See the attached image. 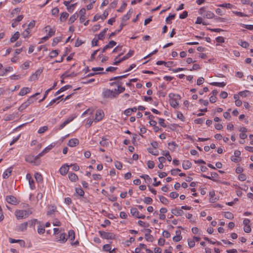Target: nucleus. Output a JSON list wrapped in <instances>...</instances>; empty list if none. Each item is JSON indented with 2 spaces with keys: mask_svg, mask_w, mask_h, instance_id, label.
I'll return each instance as SVG.
<instances>
[{
  "mask_svg": "<svg viewBox=\"0 0 253 253\" xmlns=\"http://www.w3.org/2000/svg\"><path fill=\"white\" fill-rule=\"evenodd\" d=\"M75 118V117H70L67 119L62 124H61L59 127V129L61 130L63 129L67 125L71 122Z\"/></svg>",
  "mask_w": 253,
  "mask_h": 253,
  "instance_id": "11",
  "label": "nucleus"
},
{
  "mask_svg": "<svg viewBox=\"0 0 253 253\" xmlns=\"http://www.w3.org/2000/svg\"><path fill=\"white\" fill-rule=\"evenodd\" d=\"M199 12L200 14L203 15L204 17L209 19L212 18L214 16L213 12L210 11H207L206 10V8L204 7H201L200 9Z\"/></svg>",
  "mask_w": 253,
  "mask_h": 253,
  "instance_id": "4",
  "label": "nucleus"
},
{
  "mask_svg": "<svg viewBox=\"0 0 253 253\" xmlns=\"http://www.w3.org/2000/svg\"><path fill=\"white\" fill-rule=\"evenodd\" d=\"M59 9L57 7H55L51 10L52 14L54 16H57L59 13Z\"/></svg>",
  "mask_w": 253,
  "mask_h": 253,
  "instance_id": "64",
  "label": "nucleus"
},
{
  "mask_svg": "<svg viewBox=\"0 0 253 253\" xmlns=\"http://www.w3.org/2000/svg\"><path fill=\"white\" fill-rule=\"evenodd\" d=\"M171 212L172 214L175 215V216H181L182 215L184 212L181 209L179 208H175L171 210Z\"/></svg>",
  "mask_w": 253,
  "mask_h": 253,
  "instance_id": "14",
  "label": "nucleus"
},
{
  "mask_svg": "<svg viewBox=\"0 0 253 253\" xmlns=\"http://www.w3.org/2000/svg\"><path fill=\"white\" fill-rule=\"evenodd\" d=\"M158 120L159 124H160V125H161L162 126L164 127H167V125L165 123V120L164 119L159 118H158Z\"/></svg>",
  "mask_w": 253,
  "mask_h": 253,
  "instance_id": "57",
  "label": "nucleus"
},
{
  "mask_svg": "<svg viewBox=\"0 0 253 253\" xmlns=\"http://www.w3.org/2000/svg\"><path fill=\"white\" fill-rule=\"evenodd\" d=\"M61 40L62 38L61 37H56L54 38L52 43V45H56L58 42H59L61 41Z\"/></svg>",
  "mask_w": 253,
  "mask_h": 253,
  "instance_id": "46",
  "label": "nucleus"
},
{
  "mask_svg": "<svg viewBox=\"0 0 253 253\" xmlns=\"http://www.w3.org/2000/svg\"><path fill=\"white\" fill-rule=\"evenodd\" d=\"M12 172V167H10L6 169L3 173L2 177L4 179H7L11 175Z\"/></svg>",
  "mask_w": 253,
  "mask_h": 253,
  "instance_id": "16",
  "label": "nucleus"
},
{
  "mask_svg": "<svg viewBox=\"0 0 253 253\" xmlns=\"http://www.w3.org/2000/svg\"><path fill=\"white\" fill-rule=\"evenodd\" d=\"M102 250L104 252H110L111 250V247L110 244H106L103 246Z\"/></svg>",
  "mask_w": 253,
  "mask_h": 253,
  "instance_id": "50",
  "label": "nucleus"
},
{
  "mask_svg": "<svg viewBox=\"0 0 253 253\" xmlns=\"http://www.w3.org/2000/svg\"><path fill=\"white\" fill-rule=\"evenodd\" d=\"M124 26V25L123 24H121L120 26V29H118V30H116L115 32H112L109 36V38L112 37H113L115 35H116L117 34H118V33H119L122 29L123 27Z\"/></svg>",
  "mask_w": 253,
  "mask_h": 253,
  "instance_id": "41",
  "label": "nucleus"
},
{
  "mask_svg": "<svg viewBox=\"0 0 253 253\" xmlns=\"http://www.w3.org/2000/svg\"><path fill=\"white\" fill-rule=\"evenodd\" d=\"M17 115V114H10V115H8V116H6V118L5 119V121H12V120H14L15 119V118L16 117H17V116H16V115Z\"/></svg>",
  "mask_w": 253,
  "mask_h": 253,
  "instance_id": "39",
  "label": "nucleus"
},
{
  "mask_svg": "<svg viewBox=\"0 0 253 253\" xmlns=\"http://www.w3.org/2000/svg\"><path fill=\"white\" fill-rule=\"evenodd\" d=\"M69 166L67 164L63 165L59 169V172L62 175H65L69 170Z\"/></svg>",
  "mask_w": 253,
  "mask_h": 253,
  "instance_id": "10",
  "label": "nucleus"
},
{
  "mask_svg": "<svg viewBox=\"0 0 253 253\" xmlns=\"http://www.w3.org/2000/svg\"><path fill=\"white\" fill-rule=\"evenodd\" d=\"M188 244L190 248H193L195 245V242L194 240H188Z\"/></svg>",
  "mask_w": 253,
  "mask_h": 253,
  "instance_id": "62",
  "label": "nucleus"
},
{
  "mask_svg": "<svg viewBox=\"0 0 253 253\" xmlns=\"http://www.w3.org/2000/svg\"><path fill=\"white\" fill-rule=\"evenodd\" d=\"M133 54V50H130L125 56H124L123 58H121V60H125L130 57H131Z\"/></svg>",
  "mask_w": 253,
  "mask_h": 253,
  "instance_id": "43",
  "label": "nucleus"
},
{
  "mask_svg": "<svg viewBox=\"0 0 253 253\" xmlns=\"http://www.w3.org/2000/svg\"><path fill=\"white\" fill-rule=\"evenodd\" d=\"M48 129V127L46 126L41 127L38 130L39 133H42Z\"/></svg>",
  "mask_w": 253,
  "mask_h": 253,
  "instance_id": "52",
  "label": "nucleus"
},
{
  "mask_svg": "<svg viewBox=\"0 0 253 253\" xmlns=\"http://www.w3.org/2000/svg\"><path fill=\"white\" fill-rule=\"evenodd\" d=\"M108 15V12L105 10L102 15H95L93 17V21H96L100 19H101L102 20H104L106 18Z\"/></svg>",
  "mask_w": 253,
  "mask_h": 253,
  "instance_id": "9",
  "label": "nucleus"
},
{
  "mask_svg": "<svg viewBox=\"0 0 253 253\" xmlns=\"http://www.w3.org/2000/svg\"><path fill=\"white\" fill-rule=\"evenodd\" d=\"M38 232L40 234H42L45 232V228L43 225H40L38 227Z\"/></svg>",
  "mask_w": 253,
  "mask_h": 253,
  "instance_id": "42",
  "label": "nucleus"
},
{
  "mask_svg": "<svg viewBox=\"0 0 253 253\" xmlns=\"http://www.w3.org/2000/svg\"><path fill=\"white\" fill-rule=\"evenodd\" d=\"M32 213V212L29 210H17L15 211V215L17 219L26 218Z\"/></svg>",
  "mask_w": 253,
  "mask_h": 253,
  "instance_id": "2",
  "label": "nucleus"
},
{
  "mask_svg": "<svg viewBox=\"0 0 253 253\" xmlns=\"http://www.w3.org/2000/svg\"><path fill=\"white\" fill-rule=\"evenodd\" d=\"M27 226H28V222H24V223L21 224L19 226L18 231H21V232L25 231V230H27Z\"/></svg>",
  "mask_w": 253,
  "mask_h": 253,
  "instance_id": "24",
  "label": "nucleus"
},
{
  "mask_svg": "<svg viewBox=\"0 0 253 253\" xmlns=\"http://www.w3.org/2000/svg\"><path fill=\"white\" fill-rule=\"evenodd\" d=\"M211 85L216 86L218 87H224L226 85V83L224 82L218 83V82H212L210 83Z\"/></svg>",
  "mask_w": 253,
  "mask_h": 253,
  "instance_id": "31",
  "label": "nucleus"
},
{
  "mask_svg": "<svg viewBox=\"0 0 253 253\" xmlns=\"http://www.w3.org/2000/svg\"><path fill=\"white\" fill-rule=\"evenodd\" d=\"M56 208L55 207L52 206L51 208L47 211V215H51L52 214L56 211Z\"/></svg>",
  "mask_w": 253,
  "mask_h": 253,
  "instance_id": "51",
  "label": "nucleus"
},
{
  "mask_svg": "<svg viewBox=\"0 0 253 253\" xmlns=\"http://www.w3.org/2000/svg\"><path fill=\"white\" fill-rule=\"evenodd\" d=\"M133 13L132 9H130L126 15H124L122 18L123 21H126L128 20L131 16L132 13Z\"/></svg>",
  "mask_w": 253,
  "mask_h": 253,
  "instance_id": "21",
  "label": "nucleus"
},
{
  "mask_svg": "<svg viewBox=\"0 0 253 253\" xmlns=\"http://www.w3.org/2000/svg\"><path fill=\"white\" fill-rule=\"evenodd\" d=\"M29 104L27 103L26 101L22 103L20 106L18 108V110L20 112H22L24 110H25L28 106H29Z\"/></svg>",
  "mask_w": 253,
  "mask_h": 253,
  "instance_id": "37",
  "label": "nucleus"
},
{
  "mask_svg": "<svg viewBox=\"0 0 253 253\" xmlns=\"http://www.w3.org/2000/svg\"><path fill=\"white\" fill-rule=\"evenodd\" d=\"M247 178L246 175L245 174L241 173L238 175V179L239 180L243 181L246 180Z\"/></svg>",
  "mask_w": 253,
  "mask_h": 253,
  "instance_id": "61",
  "label": "nucleus"
},
{
  "mask_svg": "<svg viewBox=\"0 0 253 253\" xmlns=\"http://www.w3.org/2000/svg\"><path fill=\"white\" fill-rule=\"evenodd\" d=\"M42 70L39 69L36 71V72L32 75L31 78L32 79H38L40 77V75L42 74Z\"/></svg>",
  "mask_w": 253,
  "mask_h": 253,
  "instance_id": "25",
  "label": "nucleus"
},
{
  "mask_svg": "<svg viewBox=\"0 0 253 253\" xmlns=\"http://www.w3.org/2000/svg\"><path fill=\"white\" fill-rule=\"evenodd\" d=\"M68 177L73 182H76L78 179V176L75 173L72 172L69 173Z\"/></svg>",
  "mask_w": 253,
  "mask_h": 253,
  "instance_id": "20",
  "label": "nucleus"
},
{
  "mask_svg": "<svg viewBox=\"0 0 253 253\" xmlns=\"http://www.w3.org/2000/svg\"><path fill=\"white\" fill-rule=\"evenodd\" d=\"M34 159V156L29 155L25 157V161L31 163H35Z\"/></svg>",
  "mask_w": 253,
  "mask_h": 253,
  "instance_id": "36",
  "label": "nucleus"
},
{
  "mask_svg": "<svg viewBox=\"0 0 253 253\" xmlns=\"http://www.w3.org/2000/svg\"><path fill=\"white\" fill-rule=\"evenodd\" d=\"M168 145L169 150L171 151H174L176 147L177 146V144L174 142H169Z\"/></svg>",
  "mask_w": 253,
  "mask_h": 253,
  "instance_id": "35",
  "label": "nucleus"
},
{
  "mask_svg": "<svg viewBox=\"0 0 253 253\" xmlns=\"http://www.w3.org/2000/svg\"><path fill=\"white\" fill-rule=\"evenodd\" d=\"M79 144V140L77 138H72L69 140L68 145L69 146L73 147Z\"/></svg>",
  "mask_w": 253,
  "mask_h": 253,
  "instance_id": "13",
  "label": "nucleus"
},
{
  "mask_svg": "<svg viewBox=\"0 0 253 253\" xmlns=\"http://www.w3.org/2000/svg\"><path fill=\"white\" fill-rule=\"evenodd\" d=\"M9 242L10 243H22V244H21V246L22 245L24 246V245H25V242L22 240H16V239L10 238Z\"/></svg>",
  "mask_w": 253,
  "mask_h": 253,
  "instance_id": "34",
  "label": "nucleus"
},
{
  "mask_svg": "<svg viewBox=\"0 0 253 253\" xmlns=\"http://www.w3.org/2000/svg\"><path fill=\"white\" fill-rule=\"evenodd\" d=\"M99 143L101 146L103 147H107L109 144V142L107 140L104 138H102V140L100 141Z\"/></svg>",
  "mask_w": 253,
  "mask_h": 253,
  "instance_id": "47",
  "label": "nucleus"
},
{
  "mask_svg": "<svg viewBox=\"0 0 253 253\" xmlns=\"http://www.w3.org/2000/svg\"><path fill=\"white\" fill-rule=\"evenodd\" d=\"M76 192L80 196H83L84 194V190L81 188H76Z\"/></svg>",
  "mask_w": 253,
  "mask_h": 253,
  "instance_id": "48",
  "label": "nucleus"
},
{
  "mask_svg": "<svg viewBox=\"0 0 253 253\" xmlns=\"http://www.w3.org/2000/svg\"><path fill=\"white\" fill-rule=\"evenodd\" d=\"M99 234L100 236V237L105 239H114L115 238L116 235L111 232H106L104 231H99Z\"/></svg>",
  "mask_w": 253,
  "mask_h": 253,
  "instance_id": "5",
  "label": "nucleus"
},
{
  "mask_svg": "<svg viewBox=\"0 0 253 253\" xmlns=\"http://www.w3.org/2000/svg\"><path fill=\"white\" fill-rule=\"evenodd\" d=\"M234 98L235 99V105L237 106H240L242 104V101L239 99L238 95L235 94L234 95Z\"/></svg>",
  "mask_w": 253,
  "mask_h": 253,
  "instance_id": "30",
  "label": "nucleus"
},
{
  "mask_svg": "<svg viewBox=\"0 0 253 253\" xmlns=\"http://www.w3.org/2000/svg\"><path fill=\"white\" fill-rule=\"evenodd\" d=\"M192 167V163L188 160H185L182 163V168L184 169H188Z\"/></svg>",
  "mask_w": 253,
  "mask_h": 253,
  "instance_id": "17",
  "label": "nucleus"
},
{
  "mask_svg": "<svg viewBox=\"0 0 253 253\" xmlns=\"http://www.w3.org/2000/svg\"><path fill=\"white\" fill-rule=\"evenodd\" d=\"M169 97V103L171 107L175 108L178 105V100L180 99V96L178 94H175L174 93H170Z\"/></svg>",
  "mask_w": 253,
  "mask_h": 253,
  "instance_id": "3",
  "label": "nucleus"
},
{
  "mask_svg": "<svg viewBox=\"0 0 253 253\" xmlns=\"http://www.w3.org/2000/svg\"><path fill=\"white\" fill-rule=\"evenodd\" d=\"M117 44V42H115L114 41H111L108 44L106 45L102 50V53L104 52L107 49L111 48L113 47V46H115Z\"/></svg>",
  "mask_w": 253,
  "mask_h": 253,
  "instance_id": "12",
  "label": "nucleus"
},
{
  "mask_svg": "<svg viewBox=\"0 0 253 253\" xmlns=\"http://www.w3.org/2000/svg\"><path fill=\"white\" fill-rule=\"evenodd\" d=\"M67 240V238L66 237V234L65 233H61L60 235V236L59 238L57 240V241L60 243H65Z\"/></svg>",
  "mask_w": 253,
  "mask_h": 253,
  "instance_id": "18",
  "label": "nucleus"
},
{
  "mask_svg": "<svg viewBox=\"0 0 253 253\" xmlns=\"http://www.w3.org/2000/svg\"><path fill=\"white\" fill-rule=\"evenodd\" d=\"M224 215L225 218L229 219H232L234 218L233 214L230 212H225Z\"/></svg>",
  "mask_w": 253,
  "mask_h": 253,
  "instance_id": "45",
  "label": "nucleus"
},
{
  "mask_svg": "<svg viewBox=\"0 0 253 253\" xmlns=\"http://www.w3.org/2000/svg\"><path fill=\"white\" fill-rule=\"evenodd\" d=\"M20 33L19 32H16V33H15V34L11 37L10 39V42H13L17 41L18 39Z\"/></svg>",
  "mask_w": 253,
  "mask_h": 253,
  "instance_id": "26",
  "label": "nucleus"
},
{
  "mask_svg": "<svg viewBox=\"0 0 253 253\" xmlns=\"http://www.w3.org/2000/svg\"><path fill=\"white\" fill-rule=\"evenodd\" d=\"M162 154L164 155L166 157H167V160L170 162L171 161V157L169 154V151H167L166 153H164V152H163Z\"/></svg>",
  "mask_w": 253,
  "mask_h": 253,
  "instance_id": "60",
  "label": "nucleus"
},
{
  "mask_svg": "<svg viewBox=\"0 0 253 253\" xmlns=\"http://www.w3.org/2000/svg\"><path fill=\"white\" fill-rule=\"evenodd\" d=\"M147 167L150 169H152L155 167V163L152 161H148L147 162Z\"/></svg>",
  "mask_w": 253,
  "mask_h": 253,
  "instance_id": "56",
  "label": "nucleus"
},
{
  "mask_svg": "<svg viewBox=\"0 0 253 253\" xmlns=\"http://www.w3.org/2000/svg\"><path fill=\"white\" fill-rule=\"evenodd\" d=\"M238 44L243 47L248 48L249 46V44L248 42L246 41H243V40H240L239 41Z\"/></svg>",
  "mask_w": 253,
  "mask_h": 253,
  "instance_id": "33",
  "label": "nucleus"
},
{
  "mask_svg": "<svg viewBox=\"0 0 253 253\" xmlns=\"http://www.w3.org/2000/svg\"><path fill=\"white\" fill-rule=\"evenodd\" d=\"M6 202L10 204L16 205L18 204V201L16 197L13 196L9 195L6 197Z\"/></svg>",
  "mask_w": 253,
  "mask_h": 253,
  "instance_id": "6",
  "label": "nucleus"
},
{
  "mask_svg": "<svg viewBox=\"0 0 253 253\" xmlns=\"http://www.w3.org/2000/svg\"><path fill=\"white\" fill-rule=\"evenodd\" d=\"M68 237H69V239L72 241H73L75 240V233L73 230H70L68 231Z\"/></svg>",
  "mask_w": 253,
  "mask_h": 253,
  "instance_id": "29",
  "label": "nucleus"
},
{
  "mask_svg": "<svg viewBox=\"0 0 253 253\" xmlns=\"http://www.w3.org/2000/svg\"><path fill=\"white\" fill-rule=\"evenodd\" d=\"M108 30V28H105L103 30V31L100 33L98 35V39L100 40H102L104 37L105 34Z\"/></svg>",
  "mask_w": 253,
  "mask_h": 253,
  "instance_id": "40",
  "label": "nucleus"
},
{
  "mask_svg": "<svg viewBox=\"0 0 253 253\" xmlns=\"http://www.w3.org/2000/svg\"><path fill=\"white\" fill-rule=\"evenodd\" d=\"M130 213L133 216L135 217L136 218L139 214V212L135 208H133L130 209Z\"/></svg>",
  "mask_w": 253,
  "mask_h": 253,
  "instance_id": "27",
  "label": "nucleus"
},
{
  "mask_svg": "<svg viewBox=\"0 0 253 253\" xmlns=\"http://www.w3.org/2000/svg\"><path fill=\"white\" fill-rule=\"evenodd\" d=\"M35 178L38 182L42 181V174L39 172H37L35 174Z\"/></svg>",
  "mask_w": 253,
  "mask_h": 253,
  "instance_id": "32",
  "label": "nucleus"
},
{
  "mask_svg": "<svg viewBox=\"0 0 253 253\" xmlns=\"http://www.w3.org/2000/svg\"><path fill=\"white\" fill-rule=\"evenodd\" d=\"M111 86H115L117 88H115L114 90H110L108 88H103L102 93V96L104 98L113 99L117 97V96L121 93L123 92L125 88L119 85V83L113 82L110 83Z\"/></svg>",
  "mask_w": 253,
  "mask_h": 253,
  "instance_id": "1",
  "label": "nucleus"
},
{
  "mask_svg": "<svg viewBox=\"0 0 253 253\" xmlns=\"http://www.w3.org/2000/svg\"><path fill=\"white\" fill-rule=\"evenodd\" d=\"M54 146V144H53L49 145L41 152V154L43 155H45L46 153L50 151Z\"/></svg>",
  "mask_w": 253,
  "mask_h": 253,
  "instance_id": "23",
  "label": "nucleus"
},
{
  "mask_svg": "<svg viewBox=\"0 0 253 253\" xmlns=\"http://www.w3.org/2000/svg\"><path fill=\"white\" fill-rule=\"evenodd\" d=\"M145 239L149 242H152L154 240V238L153 236L150 235V234H145Z\"/></svg>",
  "mask_w": 253,
  "mask_h": 253,
  "instance_id": "49",
  "label": "nucleus"
},
{
  "mask_svg": "<svg viewBox=\"0 0 253 253\" xmlns=\"http://www.w3.org/2000/svg\"><path fill=\"white\" fill-rule=\"evenodd\" d=\"M153 200L150 197H145L144 202L146 204H151L152 203Z\"/></svg>",
  "mask_w": 253,
  "mask_h": 253,
  "instance_id": "63",
  "label": "nucleus"
},
{
  "mask_svg": "<svg viewBox=\"0 0 253 253\" xmlns=\"http://www.w3.org/2000/svg\"><path fill=\"white\" fill-rule=\"evenodd\" d=\"M58 54V52L57 50H52L49 54V56L50 58H54L57 56Z\"/></svg>",
  "mask_w": 253,
  "mask_h": 253,
  "instance_id": "54",
  "label": "nucleus"
},
{
  "mask_svg": "<svg viewBox=\"0 0 253 253\" xmlns=\"http://www.w3.org/2000/svg\"><path fill=\"white\" fill-rule=\"evenodd\" d=\"M69 16V14L68 13L66 12H62L60 17V20L61 22H64L66 20L68 17Z\"/></svg>",
  "mask_w": 253,
  "mask_h": 253,
  "instance_id": "28",
  "label": "nucleus"
},
{
  "mask_svg": "<svg viewBox=\"0 0 253 253\" xmlns=\"http://www.w3.org/2000/svg\"><path fill=\"white\" fill-rule=\"evenodd\" d=\"M104 116V114L102 110H97L95 113V122H98L102 119Z\"/></svg>",
  "mask_w": 253,
  "mask_h": 253,
  "instance_id": "8",
  "label": "nucleus"
},
{
  "mask_svg": "<svg viewBox=\"0 0 253 253\" xmlns=\"http://www.w3.org/2000/svg\"><path fill=\"white\" fill-rule=\"evenodd\" d=\"M103 70H104L103 68H102V67L93 68L92 69V72L89 73L86 76L89 77L93 76H94L95 75H97V74H104V73H105V72H102V73H96V72L97 71H103Z\"/></svg>",
  "mask_w": 253,
  "mask_h": 253,
  "instance_id": "7",
  "label": "nucleus"
},
{
  "mask_svg": "<svg viewBox=\"0 0 253 253\" xmlns=\"http://www.w3.org/2000/svg\"><path fill=\"white\" fill-rule=\"evenodd\" d=\"M46 32L48 31V36L50 37L54 35L55 30L54 28H52L49 26H47L45 28Z\"/></svg>",
  "mask_w": 253,
  "mask_h": 253,
  "instance_id": "15",
  "label": "nucleus"
},
{
  "mask_svg": "<svg viewBox=\"0 0 253 253\" xmlns=\"http://www.w3.org/2000/svg\"><path fill=\"white\" fill-rule=\"evenodd\" d=\"M78 17V14L77 13H75L73 15H72L69 20V23H73L74 22V21L77 19V18Z\"/></svg>",
  "mask_w": 253,
  "mask_h": 253,
  "instance_id": "38",
  "label": "nucleus"
},
{
  "mask_svg": "<svg viewBox=\"0 0 253 253\" xmlns=\"http://www.w3.org/2000/svg\"><path fill=\"white\" fill-rule=\"evenodd\" d=\"M31 88L29 87H23L22 88L19 93V95L20 96H24L27 93L30 91Z\"/></svg>",
  "mask_w": 253,
  "mask_h": 253,
  "instance_id": "22",
  "label": "nucleus"
},
{
  "mask_svg": "<svg viewBox=\"0 0 253 253\" xmlns=\"http://www.w3.org/2000/svg\"><path fill=\"white\" fill-rule=\"evenodd\" d=\"M38 221L37 219H33L31 220H29L28 222V224L29 223L31 227H34L36 222H38Z\"/></svg>",
  "mask_w": 253,
  "mask_h": 253,
  "instance_id": "55",
  "label": "nucleus"
},
{
  "mask_svg": "<svg viewBox=\"0 0 253 253\" xmlns=\"http://www.w3.org/2000/svg\"><path fill=\"white\" fill-rule=\"evenodd\" d=\"M159 199L161 202L165 205H167L169 203L168 200L163 196H159Z\"/></svg>",
  "mask_w": 253,
  "mask_h": 253,
  "instance_id": "44",
  "label": "nucleus"
},
{
  "mask_svg": "<svg viewBox=\"0 0 253 253\" xmlns=\"http://www.w3.org/2000/svg\"><path fill=\"white\" fill-rule=\"evenodd\" d=\"M30 32L31 31L27 29L22 33V35L24 38H28Z\"/></svg>",
  "mask_w": 253,
  "mask_h": 253,
  "instance_id": "53",
  "label": "nucleus"
},
{
  "mask_svg": "<svg viewBox=\"0 0 253 253\" xmlns=\"http://www.w3.org/2000/svg\"><path fill=\"white\" fill-rule=\"evenodd\" d=\"M40 93L37 92L35 94L31 96L26 101L27 103L30 105L32 103H33L35 101H36V99L35 98V97L39 94H40Z\"/></svg>",
  "mask_w": 253,
  "mask_h": 253,
  "instance_id": "19",
  "label": "nucleus"
},
{
  "mask_svg": "<svg viewBox=\"0 0 253 253\" xmlns=\"http://www.w3.org/2000/svg\"><path fill=\"white\" fill-rule=\"evenodd\" d=\"M115 166L118 169H121L123 168L122 164L119 161H116L115 162Z\"/></svg>",
  "mask_w": 253,
  "mask_h": 253,
  "instance_id": "58",
  "label": "nucleus"
},
{
  "mask_svg": "<svg viewBox=\"0 0 253 253\" xmlns=\"http://www.w3.org/2000/svg\"><path fill=\"white\" fill-rule=\"evenodd\" d=\"M195 23L197 24H203L204 25H207V23H206L205 22H203L202 18L200 17H198L197 18V20H196Z\"/></svg>",
  "mask_w": 253,
  "mask_h": 253,
  "instance_id": "59",
  "label": "nucleus"
}]
</instances>
